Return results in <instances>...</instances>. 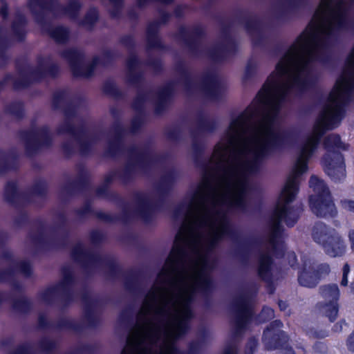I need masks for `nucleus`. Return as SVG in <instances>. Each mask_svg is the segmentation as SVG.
<instances>
[{
  "mask_svg": "<svg viewBox=\"0 0 354 354\" xmlns=\"http://www.w3.org/2000/svg\"><path fill=\"white\" fill-rule=\"evenodd\" d=\"M318 273L311 272L310 267L307 270V265L304 266L303 270L299 275V282L301 285L306 287L314 286L317 281Z\"/></svg>",
  "mask_w": 354,
  "mask_h": 354,
  "instance_id": "obj_5",
  "label": "nucleus"
},
{
  "mask_svg": "<svg viewBox=\"0 0 354 354\" xmlns=\"http://www.w3.org/2000/svg\"><path fill=\"white\" fill-rule=\"evenodd\" d=\"M326 174L335 180L345 176V165L342 156L339 153L327 154L323 160Z\"/></svg>",
  "mask_w": 354,
  "mask_h": 354,
  "instance_id": "obj_3",
  "label": "nucleus"
},
{
  "mask_svg": "<svg viewBox=\"0 0 354 354\" xmlns=\"http://www.w3.org/2000/svg\"><path fill=\"white\" fill-rule=\"evenodd\" d=\"M342 208L354 214V201L344 199L341 201Z\"/></svg>",
  "mask_w": 354,
  "mask_h": 354,
  "instance_id": "obj_9",
  "label": "nucleus"
},
{
  "mask_svg": "<svg viewBox=\"0 0 354 354\" xmlns=\"http://www.w3.org/2000/svg\"><path fill=\"white\" fill-rule=\"evenodd\" d=\"M52 36L58 41H62L66 37V32L62 28H57L53 33Z\"/></svg>",
  "mask_w": 354,
  "mask_h": 354,
  "instance_id": "obj_8",
  "label": "nucleus"
},
{
  "mask_svg": "<svg viewBox=\"0 0 354 354\" xmlns=\"http://www.w3.org/2000/svg\"><path fill=\"white\" fill-rule=\"evenodd\" d=\"M272 335H273V332H272V327L268 328L266 331H264V336L266 337H270L272 336Z\"/></svg>",
  "mask_w": 354,
  "mask_h": 354,
  "instance_id": "obj_14",
  "label": "nucleus"
},
{
  "mask_svg": "<svg viewBox=\"0 0 354 354\" xmlns=\"http://www.w3.org/2000/svg\"><path fill=\"white\" fill-rule=\"evenodd\" d=\"M283 305H284V303H282V304H281V303H279V306H280V308L283 307Z\"/></svg>",
  "mask_w": 354,
  "mask_h": 354,
  "instance_id": "obj_21",
  "label": "nucleus"
},
{
  "mask_svg": "<svg viewBox=\"0 0 354 354\" xmlns=\"http://www.w3.org/2000/svg\"><path fill=\"white\" fill-rule=\"evenodd\" d=\"M350 272V268L348 265L346 264L343 268V277L341 282L342 286H346L348 283L347 276Z\"/></svg>",
  "mask_w": 354,
  "mask_h": 354,
  "instance_id": "obj_11",
  "label": "nucleus"
},
{
  "mask_svg": "<svg viewBox=\"0 0 354 354\" xmlns=\"http://www.w3.org/2000/svg\"><path fill=\"white\" fill-rule=\"evenodd\" d=\"M354 339V334L350 337L348 341V346L349 348L352 351H354V342H353V339Z\"/></svg>",
  "mask_w": 354,
  "mask_h": 354,
  "instance_id": "obj_13",
  "label": "nucleus"
},
{
  "mask_svg": "<svg viewBox=\"0 0 354 354\" xmlns=\"http://www.w3.org/2000/svg\"><path fill=\"white\" fill-rule=\"evenodd\" d=\"M224 354H235V352L233 349H230L226 351Z\"/></svg>",
  "mask_w": 354,
  "mask_h": 354,
  "instance_id": "obj_18",
  "label": "nucleus"
},
{
  "mask_svg": "<svg viewBox=\"0 0 354 354\" xmlns=\"http://www.w3.org/2000/svg\"><path fill=\"white\" fill-rule=\"evenodd\" d=\"M309 186L313 192L309 198V205L312 212L318 216L328 217L335 215V204L324 182L317 176H312Z\"/></svg>",
  "mask_w": 354,
  "mask_h": 354,
  "instance_id": "obj_1",
  "label": "nucleus"
},
{
  "mask_svg": "<svg viewBox=\"0 0 354 354\" xmlns=\"http://www.w3.org/2000/svg\"><path fill=\"white\" fill-rule=\"evenodd\" d=\"M273 326L280 328L281 326V323L279 321H276L273 323Z\"/></svg>",
  "mask_w": 354,
  "mask_h": 354,
  "instance_id": "obj_16",
  "label": "nucleus"
},
{
  "mask_svg": "<svg viewBox=\"0 0 354 354\" xmlns=\"http://www.w3.org/2000/svg\"><path fill=\"white\" fill-rule=\"evenodd\" d=\"M283 305H284V303H282V304H281V303H279V306H280V308L283 307Z\"/></svg>",
  "mask_w": 354,
  "mask_h": 354,
  "instance_id": "obj_20",
  "label": "nucleus"
},
{
  "mask_svg": "<svg viewBox=\"0 0 354 354\" xmlns=\"http://www.w3.org/2000/svg\"><path fill=\"white\" fill-rule=\"evenodd\" d=\"M324 271H325L326 272H327L328 271V270H329V268H328V266H324Z\"/></svg>",
  "mask_w": 354,
  "mask_h": 354,
  "instance_id": "obj_19",
  "label": "nucleus"
},
{
  "mask_svg": "<svg viewBox=\"0 0 354 354\" xmlns=\"http://www.w3.org/2000/svg\"><path fill=\"white\" fill-rule=\"evenodd\" d=\"M326 146L327 147L335 146L339 149H346L348 147V145L346 144H343L340 138L337 135H332L327 138L326 142Z\"/></svg>",
  "mask_w": 354,
  "mask_h": 354,
  "instance_id": "obj_6",
  "label": "nucleus"
},
{
  "mask_svg": "<svg viewBox=\"0 0 354 354\" xmlns=\"http://www.w3.org/2000/svg\"><path fill=\"white\" fill-rule=\"evenodd\" d=\"M322 295L330 301V304L324 307L325 313L330 320L333 321L337 315V306L335 301L339 297V289L336 285L328 286L322 289Z\"/></svg>",
  "mask_w": 354,
  "mask_h": 354,
  "instance_id": "obj_4",
  "label": "nucleus"
},
{
  "mask_svg": "<svg viewBox=\"0 0 354 354\" xmlns=\"http://www.w3.org/2000/svg\"><path fill=\"white\" fill-rule=\"evenodd\" d=\"M273 310L270 308H265L263 309L261 314V317H263V321L266 319H271L273 317Z\"/></svg>",
  "mask_w": 354,
  "mask_h": 354,
  "instance_id": "obj_10",
  "label": "nucleus"
},
{
  "mask_svg": "<svg viewBox=\"0 0 354 354\" xmlns=\"http://www.w3.org/2000/svg\"><path fill=\"white\" fill-rule=\"evenodd\" d=\"M283 305H284V303H282V304H281V303H279V306H280V308L283 307Z\"/></svg>",
  "mask_w": 354,
  "mask_h": 354,
  "instance_id": "obj_22",
  "label": "nucleus"
},
{
  "mask_svg": "<svg viewBox=\"0 0 354 354\" xmlns=\"http://www.w3.org/2000/svg\"><path fill=\"white\" fill-rule=\"evenodd\" d=\"M298 1H299V0H291L290 2V6H291V7L295 6L297 4Z\"/></svg>",
  "mask_w": 354,
  "mask_h": 354,
  "instance_id": "obj_15",
  "label": "nucleus"
},
{
  "mask_svg": "<svg viewBox=\"0 0 354 354\" xmlns=\"http://www.w3.org/2000/svg\"><path fill=\"white\" fill-rule=\"evenodd\" d=\"M329 231L322 223L315 225L313 231L314 240L323 245L326 253L333 257L343 254L346 245L340 236Z\"/></svg>",
  "mask_w": 354,
  "mask_h": 354,
  "instance_id": "obj_2",
  "label": "nucleus"
},
{
  "mask_svg": "<svg viewBox=\"0 0 354 354\" xmlns=\"http://www.w3.org/2000/svg\"><path fill=\"white\" fill-rule=\"evenodd\" d=\"M270 266V259L267 256H263L260 259V265L259 268V274L263 277L266 272L269 270Z\"/></svg>",
  "mask_w": 354,
  "mask_h": 354,
  "instance_id": "obj_7",
  "label": "nucleus"
},
{
  "mask_svg": "<svg viewBox=\"0 0 354 354\" xmlns=\"http://www.w3.org/2000/svg\"><path fill=\"white\" fill-rule=\"evenodd\" d=\"M348 239L351 243V247L354 250V230H351L348 233Z\"/></svg>",
  "mask_w": 354,
  "mask_h": 354,
  "instance_id": "obj_12",
  "label": "nucleus"
},
{
  "mask_svg": "<svg viewBox=\"0 0 354 354\" xmlns=\"http://www.w3.org/2000/svg\"><path fill=\"white\" fill-rule=\"evenodd\" d=\"M1 14L3 16H5L6 15V7L1 8Z\"/></svg>",
  "mask_w": 354,
  "mask_h": 354,
  "instance_id": "obj_17",
  "label": "nucleus"
}]
</instances>
